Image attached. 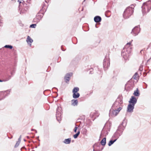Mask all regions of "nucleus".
Listing matches in <instances>:
<instances>
[{
	"label": "nucleus",
	"instance_id": "obj_15",
	"mask_svg": "<svg viewBox=\"0 0 151 151\" xmlns=\"http://www.w3.org/2000/svg\"><path fill=\"white\" fill-rule=\"evenodd\" d=\"M129 104H131L133 105H135V104L137 103V99L133 96H131V98L129 101Z\"/></svg>",
	"mask_w": 151,
	"mask_h": 151
},
{
	"label": "nucleus",
	"instance_id": "obj_19",
	"mask_svg": "<svg viewBox=\"0 0 151 151\" xmlns=\"http://www.w3.org/2000/svg\"><path fill=\"white\" fill-rule=\"evenodd\" d=\"M94 21L96 23L99 22L101 21V17L99 16H95L94 18Z\"/></svg>",
	"mask_w": 151,
	"mask_h": 151
},
{
	"label": "nucleus",
	"instance_id": "obj_5",
	"mask_svg": "<svg viewBox=\"0 0 151 151\" xmlns=\"http://www.w3.org/2000/svg\"><path fill=\"white\" fill-rule=\"evenodd\" d=\"M120 111L119 109L111 107L109 111V116L114 117L116 116Z\"/></svg>",
	"mask_w": 151,
	"mask_h": 151
},
{
	"label": "nucleus",
	"instance_id": "obj_41",
	"mask_svg": "<svg viewBox=\"0 0 151 151\" xmlns=\"http://www.w3.org/2000/svg\"><path fill=\"white\" fill-rule=\"evenodd\" d=\"M61 49L63 51H65V50H64L63 49L62 46H61Z\"/></svg>",
	"mask_w": 151,
	"mask_h": 151
},
{
	"label": "nucleus",
	"instance_id": "obj_45",
	"mask_svg": "<svg viewBox=\"0 0 151 151\" xmlns=\"http://www.w3.org/2000/svg\"><path fill=\"white\" fill-rule=\"evenodd\" d=\"M35 132H36V133H37V131L36 130H35Z\"/></svg>",
	"mask_w": 151,
	"mask_h": 151
},
{
	"label": "nucleus",
	"instance_id": "obj_47",
	"mask_svg": "<svg viewBox=\"0 0 151 151\" xmlns=\"http://www.w3.org/2000/svg\"><path fill=\"white\" fill-rule=\"evenodd\" d=\"M95 27H96V28H97L98 27H97L96 26V24L95 25Z\"/></svg>",
	"mask_w": 151,
	"mask_h": 151
},
{
	"label": "nucleus",
	"instance_id": "obj_13",
	"mask_svg": "<svg viewBox=\"0 0 151 151\" xmlns=\"http://www.w3.org/2000/svg\"><path fill=\"white\" fill-rule=\"evenodd\" d=\"M42 17L43 15L38 14L36 15V17L34 19L33 21L34 22L38 23L39 22Z\"/></svg>",
	"mask_w": 151,
	"mask_h": 151
},
{
	"label": "nucleus",
	"instance_id": "obj_46",
	"mask_svg": "<svg viewBox=\"0 0 151 151\" xmlns=\"http://www.w3.org/2000/svg\"><path fill=\"white\" fill-rule=\"evenodd\" d=\"M106 135H107V132H106V134L105 135V137L106 136Z\"/></svg>",
	"mask_w": 151,
	"mask_h": 151
},
{
	"label": "nucleus",
	"instance_id": "obj_21",
	"mask_svg": "<svg viewBox=\"0 0 151 151\" xmlns=\"http://www.w3.org/2000/svg\"><path fill=\"white\" fill-rule=\"evenodd\" d=\"M26 41L28 44L31 45V43L33 42V40L30 38L29 36H28Z\"/></svg>",
	"mask_w": 151,
	"mask_h": 151
},
{
	"label": "nucleus",
	"instance_id": "obj_12",
	"mask_svg": "<svg viewBox=\"0 0 151 151\" xmlns=\"http://www.w3.org/2000/svg\"><path fill=\"white\" fill-rule=\"evenodd\" d=\"M61 108L58 107L56 110V117L57 120L59 122L60 121L61 116Z\"/></svg>",
	"mask_w": 151,
	"mask_h": 151
},
{
	"label": "nucleus",
	"instance_id": "obj_1",
	"mask_svg": "<svg viewBox=\"0 0 151 151\" xmlns=\"http://www.w3.org/2000/svg\"><path fill=\"white\" fill-rule=\"evenodd\" d=\"M132 41V40L131 41L127 43L122 50V55L125 60H127L130 55L131 52V47L130 45Z\"/></svg>",
	"mask_w": 151,
	"mask_h": 151
},
{
	"label": "nucleus",
	"instance_id": "obj_35",
	"mask_svg": "<svg viewBox=\"0 0 151 151\" xmlns=\"http://www.w3.org/2000/svg\"><path fill=\"white\" fill-rule=\"evenodd\" d=\"M36 24H33L30 25V27L32 28H35L36 27Z\"/></svg>",
	"mask_w": 151,
	"mask_h": 151
},
{
	"label": "nucleus",
	"instance_id": "obj_20",
	"mask_svg": "<svg viewBox=\"0 0 151 151\" xmlns=\"http://www.w3.org/2000/svg\"><path fill=\"white\" fill-rule=\"evenodd\" d=\"M78 104V101L77 99H73L71 100V105L73 106H76Z\"/></svg>",
	"mask_w": 151,
	"mask_h": 151
},
{
	"label": "nucleus",
	"instance_id": "obj_31",
	"mask_svg": "<svg viewBox=\"0 0 151 151\" xmlns=\"http://www.w3.org/2000/svg\"><path fill=\"white\" fill-rule=\"evenodd\" d=\"M137 77H138V74L137 73H135V74L133 76V78L135 80H137Z\"/></svg>",
	"mask_w": 151,
	"mask_h": 151
},
{
	"label": "nucleus",
	"instance_id": "obj_2",
	"mask_svg": "<svg viewBox=\"0 0 151 151\" xmlns=\"http://www.w3.org/2000/svg\"><path fill=\"white\" fill-rule=\"evenodd\" d=\"M141 8L143 14H145L149 12L151 9V1L150 0H149L147 2L144 3Z\"/></svg>",
	"mask_w": 151,
	"mask_h": 151
},
{
	"label": "nucleus",
	"instance_id": "obj_38",
	"mask_svg": "<svg viewBox=\"0 0 151 151\" xmlns=\"http://www.w3.org/2000/svg\"><path fill=\"white\" fill-rule=\"evenodd\" d=\"M21 137H21V135H20L19 137V138L18 139V141H19V142H21Z\"/></svg>",
	"mask_w": 151,
	"mask_h": 151
},
{
	"label": "nucleus",
	"instance_id": "obj_24",
	"mask_svg": "<svg viewBox=\"0 0 151 151\" xmlns=\"http://www.w3.org/2000/svg\"><path fill=\"white\" fill-rule=\"evenodd\" d=\"M133 94L134 95L137 96H139L140 93L138 88H137V89L134 91Z\"/></svg>",
	"mask_w": 151,
	"mask_h": 151
},
{
	"label": "nucleus",
	"instance_id": "obj_22",
	"mask_svg": "<svg viewBox=\"0 0 151 151\" xmlns=\"http://www.w3.org/2000/svg\"><path fill=\"white\" fill-rule=\"evenodd\" d=\"M80 95V94L78 93H73V97L74 99H76L78 98Z\"/></svg>",
	"mask_w": 151,
	"mask_h": 151
},
{
	"label": "nucleus",
	"instance_id": "obj_28",
	"mask_svg": "<svg viewBox=\"0 0 151 151\" xmlns=\"http://www.w3.org/2000/svg\"><path fill=\"white\" fill-rule=\"evenodd\" d=\"M80 133V132L79 131H78L77 133H76V134H74L73 135V137L75 139H76L78 137L79 134Z\"/></svg>",
	"mask_w": 151,
	"mask_h": 151
},
{
	"label": "nucleus",
	"instance_id": "obj_44",
	"mask_svg": "<svg viewBox=\"0 0 151 151\" xmlns=\"http://www.w3.org/2000/svg\"><path fill=\"white\" fill-rule=\"evenodd\" d=\"M2 81H2L1 80H0V82H2Z\"/></svg>",
	"mask_w": 151,
	"mask_h": 151
},
{
	"label": "nucleus",
	"instance_id": "obj_25",
	"mask_svg": "<svg viewBox=\"0 0 151 151\" xmlns=\"http://www.w3.org/2000/svg\"><path fill=\"white\" fill-rule=\"evenodd\" d=\"M101 143L102 146H104L106 144V138L104 137L101 142Z\"/></svg>",
	"mask_w": 151,
	"mask_h": 151
},
{
	"label": "nucleus",
	"instance_id": "obj_43",
	"mask_svg": "<svg viewBox=\"0 0 151 151\" xmlns=\"http://www.w3.org/2000/svg\"><path fill=\"white\" fill-rule=\"evenodd\" d=\"M35 129H31V130L32 131H35Z\"/></svg>",
	"mask_w": 151,
	"mask_h": 151
},
{
	"label": "nucleus",
	"instance_id": "obj_34",
	"mask_svg": "<svg viewBox=\"0 0 151 151\" xmlns=\"http://www.w3.org/2000/svg\"><path fill=\"white\" fill-rule=\"evenodd\" d=\"M143 69V65H141L140 66H139V70L140 71H141Z\"/></svg>",
	"mask_w": 151,
	"mask_h": 151
},
{
	"label": "nucleus",
	"instance_id": "obj_4",
	"mask_svg": "<svg viewBox=\"0 0 151 151\" xmlns=\"http://www.w3.org/2000/svg\"><path fill=\"white\" fill-rule=\"evenodd\" d=\"M131 6V7L129 6L127 7L124 11L123 16L125 19L129 18L133 12L134 5H132Z\"/></svg>",
	"mask_w": 151,
	"mask_h": 151
},
{
	"label": "nucleus",
	"instance_id": "obj_36",
	"mask_svg": "<svg viewBox=\"0 0 151 151\" xmlns=\"http://www.w3.org/2000/svg\"><path fill=\"white\" fill-rule=\"evenodd\" d=\"M103 131H104L103 130L101 132V133L100 135V138H101L102 137H103L104 136V134Z\"/></svg>",
	"mask_w": 151,
	"mask_h": 151
},
{
	"label": "nucleus",
	"instance_id": "obj_23",
	"mask_svg": "<svg viewBox=\"0 0 151 151\" xmlns=\"http://www.w3.org/2000/svg\"><path fill=\"white\" fill-rule=\"evenodd\" d=\"M71 140L70 138L65 139L63 141V142L65 144H69L70 143Z\"/></svg>",
	"mask_w": 151,
	"mask_h": 151
},
{
	"label": "nucleus",
	"instance_id": "obj_49",
	"mask_svg": "<svg viewBox=\"0 0 151 151\" xmlns=\"http://www.w3.org/2000/svg\"><path fill=\"white\" fill-rule=\"evenodd\" d=\"M149 60H147V62H148Z\"/></svg>",
	"mask_w": 151,
	"mask_h": 151
},
{
	"label": "nucleus",
	"instance_id": "obj_16",
	"mask_svg": "<svg viewBox=\"0 0 151 151\" xmlns=\"http://www.w3.org/2000/svg\"><path fill=\"white\" fill-rule=\"evenodd\" d=\"M134 106V105H133L131 104H129L127 107V111L130 113L132 112L133 111Z\"/></svg>",
	"mask_w": 151,
	"mask_h": 151
},
{
	"label": "nucleus",
	"instance_id": "obj_26",
	"mask_svg": "<svg viewBox=\"0 0 151 151\" xmlns=\"http://www.w3.org/2000/svg\"><path fill=\"white\" fill-rule=\"evenodd\" d=\"M117 140L116 139H115L114 140H111L109 143H108V145L111 146Z\"/></svg>",
	"mask_w": 151,
	"mask_h": 151
},
{
	"label": "nucleus",
	"instance_id": "obj_40",
	"mask_svg": "<svg viewBox=\"0 0 151 151\" xmlns=\"http://www.w3.org/2000/svg\"><path fill=\"white\" fill-rule=\"evenodd\" d=\"M23 1L24 0H18V2L19 3V4H20L22 3V1Z\"/></svg>",
	"mask_w": 151,
	"mask_h": 151
},
{
	"label": "nucleus",
	"instance_id": "obj_27",
	"mask_svg": "<svg viewBox=\"0 0 151 151\" xmlns=\"http://www.w3.org/2000/svg\"><path fill=\"white\" fill-rule=\"evenodd\" d=\"M79 91V88L78 87H75L73 89L72 92L73 93H77Z\"/></svg>",
	"mask_w": 151,
	"mask_h": 151
},
{
	"label": "nucleus",
	"instance_id": "obj_30",
	"mask_svg": "<svg viewBox=\"0 0 151 151\" xmlns=\"http://www.w3.org/2000/svg\"><path fill=\"white\" fill-rule=\"evenodd\" d=\"M5 47L6 48H9L10 49H12L13 48V47L12 45H5L4 47Z\"/></svg>",
	"mask_w": 151,
	"mask_h": 151
},
{
	"label": "nucleus",
	"instance_id": "obj_32",
	"mask_svg": "<svg viewBox=\"0 0 151 151\" xmlns=\"http://www.w3.org/2000/svg\"><path fill=\"white\" fill-rule=\"evenodd\" d=\"M10 92V91L9 90H7L6 91H4V93H7V95H8V94H9V93Z\"/></svg>",
	"mask_w": 151,
	"mask_h": 151
},
{
	"label": "nucleus",
	"instance_id": "obj_51",
	"mask_svg": "<svg viewBox=\"0 0 151 151\" xmlns=\"http://www.w3.org/2000/svg\"><path fill=\"white\" fill-rule=\"evenodd\" d=\"M27 138H28L29 137H27Z\"/></svg>",
	"mask_w": 151,
	"mask_h": 151
},
{
	"label": "nucleus",
	"instance_id": "obj_18",
	"mask_svg": "<svg viewBox=\"0 0 151 151\" xmlns=\"http://www.w3.org/2000/svg\"><path fill=\"white\" fill-rule=\"evenodd\" d=\"M121 136L120 133H119L118 132V130H116V132L114 133L112 137V139L114 138L116 139H117Z\"/></svg>",
	"mask_w": 151,
	"mask_h": 151
},
{
	"label": "nucleus",
	"instance_id": "obj_7",
	"mask_svg": "<svg viewBox=\"0 0 151 151\" xmlns=\"http://www.w3.org/2000/svg\"><path fill=\"white\" fill-rule=\"evenodd\" d=\"M110 65L109 58L108 56H106L104 60L103 67L105 70H107Z\"/></svg>",
	"mask_w": 151,
	"mask_h": 151
},
{
	"label": "nucleus",
	"instance_id": "obj_6",
	"mask_svg": "<svg viewBox=\"0 0 151 151\" xmlns=\"http://www.w3.org/2000/svg\"><path fill=\"white\" fill-rule=\"evenodd\" d=\"M134 86V82L132 80L129 81L126 84L125 86V89L127 91L132 90Z\"/></svg>",
	"mask_w": 151,
	"mask_h": 151
},
{
	"label": "nucleus",
	"instance_id": "obj_37",
	"mask_svg": "<svg viewBox=\"0 0 151 151\" xmlns=\"http://www.w3.org/2000/svg\"><path fill=\"white\" fill-rule=\"evenodd\" d=\"M78 128V127H77V126L76 125V126L75 127L74 130V131L75 132H76L77 130V129Z\"/></svg>",
	"mask_w": 151,
	"mask_h": 151
},
{
	"label": "nucleus",
	"instance_id": "obj_48",
	"mask_svg": "<svg viewBox=\"0 0 151 151\" xmlns=\"http://www.w3.org/2000/svg\"><path fill=\"white\" fill-rule=\"evenodd\" d=\"M24 141H26V140H25V139H24Z\"/></svg>",
	"mask_w": 151,
	"mask_h": 151
},
{
	"label": "nucleus",
	"instance_id": "obj_10",
	"mask_svg": "<svg viewBox=\"0 0 151 151\" xmlns=\"http://www.w3.org/2000/svg\"><path fill=\"white\" fill-rule=\"evenodd\" d=\"M124 120L122 122V124H121L118 127V129L116 130H118V132L119 133H120L121 135L122 134L125 128V126L126 124L125 122H124Z\"/></svg>",
	"mask_w": 151,
	"mask_h": 151
},
{
	"label": "nucleus",
	"instance_id": "obj_50",
	"mask_svg": "<svg viewBox=\"0 0 151 151\" xmlns=\"http://www.w3.org/2000/svg\"><path fill=\"white\" fill-rule=\"evenodd\" d=\"M106 124H105V127H106Z\"/></svg>",
	"mask_w": 151,
	"mask_h": 151
},
{
	"label": "nucleus",
	"instance_id": "obj_29",
	"mask_svg": "<svg viewBox=\"0 0 151 151\" xmlns=\"http://www.w3.org/2000/svg\"><path fill=\"white\" fill-rule=\"evenodd\" d=\"M31 0H24L23 2L25 3V4L27 5V3H31Z\"/></svg>",
	"mask_w": 151,
	"mask_h": 151
},
{
	"label": "nucleus",
	"instance_id": "obj_8",
	"mask_svg": "<svg viewBox=\"0 0 151 151\" xmlns=\"http://www.w3.org/2000/svg\"><path fill=\"white\" fill-rule=\"evenodd\" d=\"M15 72L13 70L12 71H11L10 73L11 75H10L8 73H6L4 76V79L3 80V81H6L9 80L14 75V73Z\"/></svg>",
	"mask_w": 151,
	"mask_h": 151
},
{
	"label": "nucleus",
	"instance_id": "obj_9",
	"mask_svg": "<svg viewBox=\"0 0 151 151\" xmlns=\"http://www.w3.org/2000/svg\"><path fill=\"white\" fill-rule=\"evenodd\" d=\"M124 120L122 122V124H121L118 127V129L116 130H118V132L119 133H120L121 135L122 134L125 128V126L126 124L125 122H124Z\"/></svg>",
	"mask_w": 151,
	"mask_h": 151
},
{
	"label": "nucleus",
	"instance_id": "obj_17",
	"mask_svg": "<svg viewBox=\"0 0 151 151\" xmlns=\"http://www.w3.org/2000/svg\"><path fill=\"white\" fill-rule=\"evenodd\" d=\"M72 73H70L67 74L64 78V79L65 82L68 83L69 82L70 79V77L72 76Z\"/></svg>",
	"mask_w": 151,
	"mask_h": 151
},
{
	"label": "nucleus",
	"instance_id": "obj_33",
	"mask_svg": "<svg viewBox=\"0 0 151 151\" xmlns=\"http://www.w3.org/2000/svg\"><path fill=\"white\" fill-rule=\"evenodd\" d=\"M20 143V142H19V141H17V142L16 143L14 147L15 148H16L17 147H18V146L19 145Z\"/></svg>",
	"mask_w": 151,
	"mask_h": 151
},
{
	"label": "nucleus",
	"instance_id": "obj_14",
	"mask_svg": "<svg viewBox=\"0 0 151 151\" xmlns=\"http://www.w3.org/2000/svg\"><path fill=\"white\" fill-rule=\"evenodd\" d=\"M101 146L100 144L96 143L93 146V147L94 148L93 149V151H101L103 149V147L101 148V150L99 149V147Z\"/></svg>",
	"mask_w": 151,
	"mask_h": 151
},
{
	"label": "nucleus",
	"instance_id": "obj_42",
	"mask_svg": "<svg viewBox=\"0 0 151 151\" xmlns=\"http://www.w3.org/2000/svg\"><path fill=\"white\" fill-rule=\"evenodd\" d=\"M2 24V22H1V20H0V26H1Z\"/></svg>",
	"mask_w": 151,
	"mask_h": 151
},
{
	"label": "nucleus",
	"instance_id": "obj_39",
	"mask_svg": "<svg viewBox=\"0 0 151 151\" xmlns=\"http://www.w3.org/2000/svg\"><path fill=\"white\" fill-rule=\"evenodd\" d=\"M90 71L89 73L90 74H92V72L93 70V69L92 68H91V69H90Z\"/></svg>",
	"mask_w": 151,
	"mask_h": 151
},
{
	"label": "nucleus",
	"instance_id": "obj_3",
	"mask_svg": "<svg viewBox=\"0 0 151 151\" xmlns=\"http://www.w3.org/2000/svg\"><path fill=\"white\" fill-rule=\"evenodd\" d=\"M123 106L122 99L121 97H118L113 104L111 107L121 110L122 109Z\"/></svg>",
	"mask_w": 151,
	"mask_h": 151
},
{
	"label": "nucleus",
	"instance_id": "obj_11",
	"mask_svg": "<svg viewBox=\"0 0 151 151\" xmlns=\"http://www.w3.org/2000/svg\"><path fill=\"white\" fill-rule=\"evenodd\" d=\"M140 30L139 26H136L132 29L131 33L133 36H136L139 32Z\"/></svg>",
	"mask_w": 151,
	"mask_h": 151
}]
</instances>
